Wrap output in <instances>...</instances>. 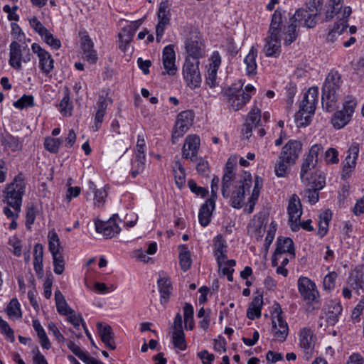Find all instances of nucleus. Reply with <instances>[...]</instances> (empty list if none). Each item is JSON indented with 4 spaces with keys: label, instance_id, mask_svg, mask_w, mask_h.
Wrapping results in <instances>:
<instances>
[{
    "label": "nucleus",
    "instance_id": "38",
    "mask_svg": "<svg viewBox=\"0 0 364 364\" xmlns=\"http://www.w3.org/2000/svg\"><path fill=\"white\" fill-rule=\"evenodd\" d=\"M312 188L305 191V197L311 204H315L318 201V191L325 186V181H319L317 183H313Z\"/></svg>",
    "mask_w": 364,
    "mask_h": 364
},
{
    "label": "nucleus",
    "instance_id": "31",
    "mask_svg": "<svg viewBox=\"0 0 364 364\" xmlns=\"http://www.w3.org/2000/svg\"><path fill=\"white\" fill-rule=\"evenodd\" d=\"M9 48V65L16 70H21L22 61V50L21 45L16 41H13L10 44Z\"/></svg>",
    "mask_w": 364,
    "mask_h": 364
},
{
    "label": "nucleus",
    "instance_id": "6",
    "mask_svg": "<svg viewBox=\"0 0 364 364\" xmlns=\"http://www.w3.org/2000/svg\"><path fill=\"white\" fill-rule=\"evenodd\" d=\"M323 154V147L321 144H315L312 145L305 158L300 171V178L302 183H308L310 176L316 168L318 159Z\"/></svg>",
    "mask_w": 364,
    "mask_h": 364
},
{
    "label": "nucleus",
    "instance_id": "5",
    "mask_svg": "<svg viewBox=\"0 0 364 364\" xmlns=\"http://www.w3.org/2000/svg\"><path fill=\"white\" fill-rule=\"evenodd\" d=\"M26 183L21 175L16 176L14 181L7 186L5 193V200L7 204L16 212H20L22 197L25 193Z\"/></svg>",
    "mask_w": 364,
    "mask_h": 364
},
{
    "label": "nucleus",
    "instance_id": "27",
    "mask_svg": "<svg viewBox=\"0 0 364 364\" xmlns=\"http://www.w3.org/2000/svg\"><path fill=\"white\" fill-rule=\"evenodd\" d=\"M215 205L214 199L209 198L201 205L198 213V220L203 227H206L210 223Z\"/></svg>",
    "mask_w": 364,
    "mask_h": 364
},
{
    "label": "nucleus",
    "instance_id": "63",
    "mask_svg": "<svg viewBox=\"0 0 364 364\" xmlns=\"http://www.w3.org/2000/svg\"><path fill=\"white\" fill-rule=\"evenodd\" d=\"M48 331L53 333L58 343H64L65 338L60 333L56 325L53 322H50L48 325Z\"/></svg>",
    "mask_w": 364,
    "mask_h": 364
},
{
    "label": "nucleus",
    "instance_id": "23",
    "mask_svg": "<svg viewBox=\"0 0 364 364\" xmlns=\"http://www.w3.org/2000/svg\"><path fill=\"white\" fill-rule=\"evenodd\" d=\"M163 65L167 74L173 75L177 71L176 65V53L172 45L166 46L163 50Z\"/></svg>",
    "mask_w": 364,
    "mask_h": 364
},
{
    "label": "nucleus",
    "instance_id": "12",
    "mask_svg": "<svg viewBox=\"0 0 364 364\" xmlns=\"http://www.w3.org/2000/svg\"><path fill=\"white\" fill-rule=\"evenodd\" d=\"M185 48L188 54L186 58H191V60L196 61H199L205 53V46L196 32H191V37L185 41Z\"/></svg>",
    "mask_w": 364,
    "mask_h": 364
},
{
    "label": "nucleus",
    "instance_id": "34",
    "mask_svg": "<svg viewBox=\"0 0 364 364\" xmlns=\"http://www.w3.org/2000/svg\"><path fill=\"white\" fill-rule=\"evenodd\" d=\"M257 57V50L252 47L244 59V63L246 65L245 70L247 75H254L257 73V64L256 59Z\"/></svg>",
    "mask_w": 364,
    "mask_h": 364
},
{
    "label": "nucleus",
    "instance_id": "45",
    "mask_svg": "<svg viewBox=\"0 0 364 364\" xmlns=\"http://www.w3.org/2000/svg\"><path fill=\"white\" fill-rule=\"evenodd\" d=\"M194 310L191 304L186 303L183 306L184 323L186 329L193 330L194 328Z\"/></svg>",
    "mask_w": 364,
    "mask_h": 364
},
{
    "label": "nucleus",
    "instance_id": "24",
    "mask_svg": "<svg viewBox=\"0 0 364 364\" xmlns=\"http://www.w3.org/2000/svg\"><path fill=\"white\" fill-rule=\"evenodd\" d=\"M359 148L357 145L352 146L349 148L348 154L343 161V176H349L355 168L356 160L358 157Z\"/></svg>",
    "mask_w": 364,
    "mask_h": 364
},
{
    "label": "nucleus",
    "instance_id": "26",
    "mask_svg": "<svg viewBox=\"0 0 364 364\" xmlns=\"http://www.w3.org/2000/svg\"><path fill=\"white\" fill-rule=\"evenodd\" d=\"M265 229V219L262 215H255L248 225V234L259 239L263 236Z\"/></svg>",
    "mask_w": 364,
    "mask_h": 364
},
{
    "label": "nucleus",
    "instance_id": "41",
    "mask_svg": "<svg viewBox=\"0 0 364 364\" xmlns=\"http://www.w3.org/2000/svg\"><path fill=\"white\" fill-rule=\"evenodd\" d=\"M245 122L249 123L250 125H253L255 128L262 127L263 124L260 109L254 106L248 113Z\"/></svg>",
    "mask_w": 364,
    "mask_h": 364
},
{
    "label": "nucleus",
    "instance_id": "51",
    "mask_svg": "<svg viewBox=\"0 0 364 364\" xmlns=\"http://www.w3.org/2000/svg\"><path fill=\"white\" fill-rule=\"evenodd\" d=\"M53 259V271L57 274H61L64 271L65 261L62 252L52 255Z\"/></svg>",
    "mask_w": 364,
    "mask_h": 364
},
{
    "label": "nucleus",
    "instance_id": "58",
    "mask_svg": "<svg viewBox=\"0 0 364 364\" xmlns=\"http://www.w3.org/2000/svg\"><path fill=\"white\" fill-rule=\"evenodd\" d=\"M0 330L1 332L6 336V338L9 339L11 342L14 341V332L10 328L9 323L2 319L0 316Z\"/></svg>",
    "mask_w": 364,
    "mask_h": 364
},
{
    "label": "nucleus",
    "instance_id": "53",
    "mask_svg": "<svg viewBox=\"0 0 364 364\" xmlns=\"http://www.w3.org/2000/svg\"><path fill=\"white\" fill-rule=\"evenodd\" d=\"M158 20L159 22L165 23L166 24L169 23V10L166 1H162L160 4L158 11Z\"/></svg>",
    "mask_w": 364,
    "mask_h": 364
},
{
    "label": "nucleus",
    "instance_id": "40",
    "mask_svg": "<svg viewBox=\"0 0 364 364\" xmlns=\"http://www.w3.org/2000/svg\"><path fill=\"white\" fill-rule=\"evenodd\" d=\"M48 249L51 255L60 253L63 252V247L58 234L55 231L48 232Z\"/></svg>",
    "mask_w": 364,
    "mask_h": 364
},
{
    "label": "nucleus",
    "instance_id": "9",
    "mask_svg": "<svg viewBox=\"0 0 364 364\" xmlns=\"http://www.w3.org/2000/svg\"><path fill=\"white\" fill-rule=\"evenodd\" d=\"M298 291L301 298L308 303H317L319 301V292L316 284L309 278L300 277L297 281Z\"/></svg>",
    "mask_w": 364,
    "mask_h": 364
},
{
    "label": "nucleus",
    "instance_id": "7",
    "mask_svg": "<svg viewBox=\"0 0 364 364\" xmlns=\"http://www.w3.org/2000/svg\"><path fill=\"white\" fill-rule=\"evenodd\" d=\"M356 106V100L351 96L347 97L343 103V109L336 112L331 118V124L333 127L340 129L348 124Z\"/></svg>",
    "mask_w": 364,
    "mask_h": 364
},
{
    "label": "nucleus",
    "instance_id": "54",
    "mask_svg": "<svg viewBox=\"0 0 364 364\" xmlns=\"http://www.w3.org/2000/svg\"><path fill=\"white\" fill-rule=\"evenodd\" d=\"M338 274L336 272L333 271L326 274L323 281V287L326 291H331L336 286V280Z\"/></svg>",
    "mask_w": 364,
    "mask_h": 364
},
{
    "label": "nucleus",
    "instance_id": "11",
    "mask_svg": "<svg viewBox=\"0 0 364 364\" xmlns=\"http://www.w3.org/2000/svg\"><path fill=\"white\" fill-rule=\"evenodd\" d=\"M194 119V114L191 110H186L180 112L172 132L173 143L175 140L182 137L192 125Z\"/></svg>",
    "mask_w": 364,
    "mask_h": 364
},
{
    "label": "nucleus",
    "instance_id": "20",
    "mask_svg": "<svg viewBox=\"0 0 364 364\" xmlns=\"http://www.w3.org/2000/svg\"><path fill=\"white\" fill-rule=\"evenodd\" d=\"M200 138L196 135H188L182 149L183 158L190 159L192 162H197Z\"/></svg>",
    "mask_w": 364,
    "mask_h": 364
},
{
    "label": "nucleus",
    "instance_id": "43",
    "mask_svg": "<svg viewBox=\"0 0 364 364\" xmlns=\"http://www.w3.org/2000/svg\"><path fill=\"white\" fill-rule=\"evenodd\" d=\"M173 174L176 186L181 188L186 182L185 170L179 161H176L173 166Z\"/></svg>",
    "mask_w": 364,
    "mask_h": 364
},
{
    "label": "nucleus",
    "instance_id": "48",
    "mask_svg": "<svg viewBox=\"0 0 364 364\" xmlns=\"http://www.w3.org/2000/svg\"><path fill=\"white\" fill-rule=\"evenodd\" d=\"M41 37L46 44L53 49H59L61 46L60 41L58 38L54 37L48 29L41 36Z\"/></svg>",
    "mask_w": 364,
    "mask_h": 364
},
{
    "label": "nucleus",
    "instance_id": "17",
    "mask_svg": "<svg viewBox=\"0 0 364 364\" xmlns=\"http://www.w3.org/2000/svg\"><path fill=\"white\" fill-rule=\"evenodd\" d=\"M210 63L208 67V71L205 75V84L210 88L218 86L217 80L218 70L221 65V56L218 51H214L210 58Z\"/></svg>",
    "mask_w": 364,
    "mask_h": 364
},
{
    "label": "nucleus",
    "instance_id": "30",
    "mask_svg": "<svg viewBox=\"0 0 364 364\" xmlns=\"http://www.w3.org/2000/svg\"><path fill=\"white\" fill-rule=\"evenodd\" d=\"M327 307V322L330 325H334L342 314L343 306L340 301L331 300L328 303Z\"/></svg>",
    "mask_w": 364,
    "mask_h": 364
},
{
    "label": "nucleus",
    "instance_id": "59",
    "mask_svg": "<svg viewBox=\"0 0 364 364\" xmlns=\"http://www.w3.org/2000/svg\"><path fill=\"white\" fill-rule=\"evenodd\" d=\"M325 161L327 164H337L339 162L338 152L334 148H329L325 152Z\"/></svg>",
    "mask_w": 364,
    "mask_h": 364
},
{
    "label": "nucleus",
    "instance_id": "55",
    "mask_svg": "<svg viewBox=\"0 0 364 364\" xmlns=\"http://www.w3.org/2000/svg\"><path fill=\"white\" fill-rule=\"evenodd\" d=\"M14 106L17 109L34 106V99L32 95H23L20 99L14 102Z\"/></svg>",
    "mask_w": 364,
    "mask_h": 364
},
{
    "label": "nucleus",
    "instance_id": "64",
    "mask_svg": "<svg viewBox=\"0 0 364 364\" xmlns=\"http://www.w3.org/2000/svg\"><path fill=\"white\" fill-rule=\"evenodd\" d=\"M134 33L130 30V28L124 27L119 33V38L125 43H130L134 36Z\"/></svg>",
    "mask_w": 364,
    "mask_h": 364
},
{
    "label": "nucleus",
    "instance_id": "28",
    "mask_svg": "<svg viewBox=\"0 0 364 364\" xmlns=\"http://www.w3.org/2000/svg\"><path fill=\"white\" fill-rule=\"evenodd\" d=\"M97 328L100 338L106 347L109 350H114L116 348V345L114 341V333L111 326L107 324L103 325L101 323H98L97 324Z\"/></svg>",
    "mask_w": 364,
    "mask_h": 364
},
{
    "label": "nucleus",
    "instance_id": "1",
    "mask_svg": "<svg viewBox=\"0 0 364 364\" xmlns=\"http://www.w3.org/2000/svg\"><path fill=\"white\" fill-rule=\"evenodd\" d=\"M252 178L250 173L236 174L232 164L228 161L222 178L221 193L224 198H230L232 207L240 209L244 204L246 192L252 186Z\"/></svg>",
    "mask_w": 364,
    "mask_h": 364
},
{
    "label": "nucleus",
    "instance_id": "32",
    "mask_svg": "<svg viewBox=\"0 0 364 364\" xmlns=\"http://www.w3.org/2000/svg\"><path fill=\"white\" fill-rule=\"evenodd\" d=\"M227 244L222 235H218L214 240V255L216 257L218 265L227 259Z\"/></svg>",
    "mask_w": 364,
    "mask_h": 364
},
{
    "label": "nucleus",
    "instance_id": "49",
    "mask_svg": "<svg viewBox=\"0 0 364 364\" xmlns=\"http://www.w3.org/2000/svg\"><path fill=\"white\" fill-rule=\"evenodd\" d=\"M90 188L92 189L95 197V205L97 206H100L104 203L105 199L107 197V194L105 189H95V185L92 182H90Z\"/></svg>",
    "mask_w": 364,
    "mask_h": 364
},
{
    "label": "nucleus",
    "instance_id": "29",
    "mask_svg": "<svg viewBox=\"0 0 364 364\" xmlns=\"http://www.w3.org/2000/svg\"><path fill=\"white\" fill-rule=\"evenodd\" d=\"M157 284L161 294L160 302L162 305H165L169 301L172 291L171 279L166 276L160 277Z\"/></svg>",
    "mask_w": 364,
    "mask_h": 364
},
{
    "label": "nucleus",
    "instance_id": "44",
    "mask_svg": "<svg viewBox=\"0 0 364 364\" xmlns=\"http://www.w3.org/2000/svg\"><path fill=\"white\" fill-rule=\"evenodd\" d=\"M179 248L181 249L179 253V263L181 269L186 272L191 265V252L185 245H181Z\"/></svg>",
    "mask_w": 364,
    "mask_h": 364
},
{
    "label": "nucleus",
    "instance_id": "2",
    "mask_svg": "<svg viewBox=\"0 0 364 364\" xmlns=\"http://www.w3.org/2000/svg\"><path fill=\"white\" fill-rule=\"evenodd\" d=\"M317 14L309 9L296 10L294 14L290 17L289 25L284 28V46H289L296 41L299 36V26L314 28L316 24Z\"/></svg>",
    "mask_w": 364,
    "mask_h": 364
},
{
    "label": "nucleus",
    "instance_id": "18",
    "mask_svg": "<svg viewBox=\"0 0 364 364\" xmlns=\"http://www.w3.org/2000/svg\"><path fill=\"white\" fill-rule=\"evenodd\" d=\"M284 253H289L291 257L295 256L294 242L289 237L277 239V248L274 252L272 259L273 266H277L278 260L281 259Z\"/></svg>",
    "mask_w": 364,
    "mask_h": 364
},
{
    "label": "nucleus",
    "instance_id": "62",
    "mask_svg": "<svg viewBox=\"0 0 364 364\" xmlns=\"http://www.w3.org/2000/svg\"><path fill=\"white\" fill-rule=\"evenodd\" d=\"M67 320L75 328L78 329L80 324L85 323L83 318L80 314H75L74 312L68 314Z\"/></svg>",
    "mask_w": 364,
    "mask_h": 364
},
{
    "label": "nucleus",
    "instance_id": "14",
    "mask_svg": "<svg viewBox=\"0 0 364 364\" xmlns=\"http://www.w3.org/2000/svg\"><path fill=\"white\" fill-rule=\"evenodd\" d=\"M31 49L33 52L38 55L39 68L41 72L46 76L50 75L51 72L54 69V60L52 55L36 43L31 45Z\"/></svg>",
    "mask_w": 364,
    "mask_h": 364
},
{
    "label": "nucleus",
    "instance_id": "46",
    "mask_svg": "<svg viewBox=\"0 0 364 364\" xmlns=\"http://www.w3.org/2000/svg\"><path fill=\"white\" fill-rule=\"evenodd\" d=\"M172 343L176 348L184 350L186 348V341L183 331L172 332Z\"/></svg>",
    "mask_w": 364,
    "mask_h": 364
},
{
    "label": "nucleus",
    "instance_id": "42",
    "mask_svg": "<svg viewBox=\"0 0 364 364\" xmlns=\"http://www.w3.org/2000/svg\"><path fill=\"white\" fill-rule=\"evenodd\" d=\"M145 155H136L135 159L132 161V176L136 177L139 174L142 173L145 168Z\"/></svg>",
    "mask_w": 364,
    "mask_h": 364
},
{
    "label": "nucleus",
    "instance_id": "37",
    "mask_svg": "<svg viewBox=\"0 0 364 364\" xmlns=\"http://www.w3.org/2000/svg\"><path fill=\"white\" fill-rule=\"evenodd\" d=\"M43 247L41 244L37 243L34 246L33 267L36 274L40 277L43 275Z\"/></svg>",
    "mask_w": 364,
    "mask_h": 364
},
{
    "label": "nucleus",
    "instance_id": "52",
    "mask_svg": "<svg viewBox=\"0 0 364 364\" xmlns=\"http://www.w3.org/2000/svg\"><path fill=\"white\" fill-rule=\"evenodd\" d=\"M7 314L10 317L19 318L21 316L20 304L16 299H13L7 306Z\"/></svg>",
    "mask_w": 364,
    "mask_h": 364
},
{
    "label": "nucleus",
    "instance_id": "47",
    "mask_svg": "<svg viewBox=\"0 0 364 364\" xmlns=\"http://www.w3.org/2000/svg\"><path fill=\"white\" fill-rule=\"evenodd\" d=\"M291 165H293V164L288 162L280 155L279 162L276 164L274 168L275 174L278 177H284L287 173L289 167Z\"/></svg>",
    "mask_w": 364,
    "mask_h": 364
},
{
    "label": "nucleus",
    "instance_id": "3",
    "mask_svg": "<svg viewBox=\"0 0 364 364\" xmlns=\"http://www.w3.org/2000/svg\"><path fill=\"white\" fill-rule=\"evenodd\" d=\"M341 75L331 70L326 76L321 89V104L327 112H332L337 107L342 85Z\"/></svg>",
    "mask_w": 364,
    "mask_h": 364
},
{
    "label": "nucleus",
    "instance_id": "21",
    "mask_svg": "<svg viewBox=\"0 0 364 364\" xmlns=\"http://www.w3.org/2000/svg\"><path fill=\"white\" fill-rule=\"evenodd\" d=\"M281 36L280 34L273 35V33H269L263 48V52L267 57L278 58L280 55L282 53Z\"/></svg>",
    "mask_w": 364,
    "mask_h": 364
},
{
    "label": "nucleus",
    "instance_id": "4",
    "mask_svg": "<svg viewBox=\"0 0 364 364\" xmlns=\"http://www.w3.org/2000/svg\"><path fill=\"white\" fill-rule=\"evenodd\" d=\"M318 89L312 87L309 89L301 101L299 110L295 114V119L299 127H306L310 122L316 109L318 102Z\"/></svg>",
    "mask_w": 364,
    "mask_h": 364
},
{
    "label": "nucleus",
    "instance_id": "56",
    "mask_svg": "<svg viewBox=\"0 0 364 364\" xmlns=\"http://www.w3.org/2000/svg\"><path fill=\"white\" fill-rule=\"evenodd\" d=\"M62 141L60 139L47 137L44 141L45 149L50 153H57Z\"/></svg>",
    "mask_w": 364,
    "mask_h": 364
},
{
    "label": "nucleus",
    "instance_id": "10",
    "mask_svg": "<svg viewBox=\"0 0 364 364\" xmlns=\"http://www.w3.org/2000/svg\"><path fill=\"white\" fill-rule=\"evenodd\" d=\"M225 95L228 99V107L233 111L242 109L250 100L251 95L245 93L242 88L228 87Z\"/></svg>",
    "mask_w": 364,
    "mask_h": 364
},
{
    "label": "nucleus",
    "instance_id": "22",
    "mask_svg": "<svg viewBox=\"0 0 364 364\" xmlns=\"http://www.w3.org/2000/svg\"><path fill=\"white\" fill-rule=\"evenodd\" d=\"M301 150V143L296 140H291L282 148L280 155L288 162L294 164Z\"/></svg>",
    "mask_w": 364,
    "mask_h": 364
},
{
    "label": "nucleus",
    "instance_id": "39",
    "mask_svg": "<svg viewBox=\"0 0 364 364\" xmlns=\"http://www.w3.org/2000/svg\"><path fill=\"white\" fill-rule=\"evenodd\" d=\"M351 14V9L349 6H346L343 9L341 13H339V16H336L337 18L339 20V23H337L333 31H341V34L348 27V18Z\"/></svg>",
    "mask_w": 364,
    "mask_h": 364
},
{
    "label": "nucleus",
    "instance_id": "36",
    "mask_svg": "<svg viewBox=\"0 0 364 364\" xmlns=\"http://www.w3.org/2000/svg\"><path fill=\"white\" fill-rule=\"evenodd\" d=\"M1 142L6 149L11 151L21 150L23 146V141L18 137L11 134H6L1 138Z\"/></svg>",
    "mask_w": 364,
    "mask_h": 364
},
{
    "label": "nucleus",
    "instance_id": "8",
    "mask_svg": "<svg viewBox=\"0 0 364 364\" xmlns=\"http://www.w3.org/2000/svg\"><path fill=\"white\" fill-rule=\"evenodd\" d=\"M200 61L191 60L186 58L182 68V74L187 85L191 89L199 87L202 82V77L199 70Z\"/></svg>",
    "mask_w": 364,
    "mask_h": 364
},
{
    "label": "nucleus",
    "instance_id": "16",
    "mask_svg": "<svg viewBox=\"0 0 364 364\" xmlns=\"http://www.w3.org/2000/svg\"><path fill=\"white\" fill-rule=\"evenodd\" d=\"M315 343L316 337L313 331L309 328H302L299 334V345L306 360H309L313 356Z\"/></svg>",
    "mask_w": 364,
    "mask_h": 364
},
{
    "label": "nucleus",
    "instance_id": "61",
    "mask_svg": "<svg viewBox=\"0 0 364 364\" xmlns=\"http://www.w3.org/2000/svg\"><path fill=\"white\" fill-rule=\"evenodd\" d=\"M9 245L14 248L13 253L14 255L17 257L21 255L22 245L21 241L18 238L16 237L9 238Z\"/></svg>",
    "mask_w": 364,
    "mask_h": 364
},
{
    "label": "nucleus",
    "instance_id": "57",
    "mask_svg": "<svg viewBox=\"0 0 364 364\" xmlns=\"http://www.w3.org/2000/svg\"><path fill=\"white\" fill-rule=\"evenodd\" d=\"M364 310V296L359 301L358 304L353 309L351 314V320L355 323L360 321V316Z\"/></svg>",
    "mask_w": 364,
    "mask_h": 364
},
{
    "label": "nucleus",
    "instance_id": "33",
    "mask_svg": "<svg viewBox=\"0 0 364 364\" xmlns=\"http://www.w3.org/2000/svg\"><path fill=\"white\" fill-rule=\"evenodd\" d=\"M343 0H328L325 7V20L330 21L343 11Z\"/></svg>",
    "mask_w": 364,
    "mask_h": 364
},
{
    "label": "nucleus",
    "instance_id": "50",
    "mask_svg": "<svg viewBox=\"0 0 364 364\" xmlns=\"http://www.w3.org/2000/svg\"><path fill=\"white\" fill-rule=\"evenodd\" d=\"M60 112L64 116H70L71 115V109L73 108L72 103L70 101V96L68 92H66L60 102L59 104Z\"/></svg>",
    "mask_w": 364,
    "mask_h": 364
},
{
    "label": "nucleus",
    "instance_id": "15",
    "mask_svg": "<svg viewBox=\"0 0 364 364\" xmlns=\"http://www.w3.org/2000/svg\"><path fill=\"white\" fill-rule=\"evenodd\" d=\"M287 213L291 230L297 231L299 229V225H298L297 223L300 220L302 215V208L300 199L296 194H293L289 198Z\"/></svg>",
    "mask_w": 364,
    "mask_h": 364
},
{
    "label": "nucleus",
    "instance_id": "25",
    "mask_svg": "<svg viewBox=\"0 0 364 364\" xmlns=\"http://www.w3.org/2000/svg\"><path fill=\"white\" fill-rule=\"evenodd\" d=\"M272 333L276 339L279 342H284L289 334V327L281 314H278L272 320Z\"/></svg>",
    "mask_w": 364,
    "mask_h": 364
},
{
    "label": "nucleus",
    "instance_id": "13",
    "mask_svg": "<svg viewBox=\"0 0 364 364\" xmlns=\"http://www.w3.org/2000/svg\"><path fill=\"white\" fill-rule=\"evenodd\" d=\"M291 16L289 13L281 9L275 10L272 16L269 33H273V35L282 34L284 36V28L289 25Z\"/></svg>",
    "mask_w": 364,
    "mask_h": 364
},
{
    "label": "nucleus",
    "instance_id": "35",
    "mask_svg": "<svg viewBox=\"0 0 364 364\" xmlns=\"http://www.w3.org/2000/svg\"><path fill=\"white\" fill-rule=\"evenodd\" d=\"M348 284L358 294L360 290H364V279L362 271L358 269L352 271L348 277Z\"/></svg>",
    "mask_w": 364,
    "mask_h": 364
},
{
    "label": "nucleus",
    "instance_id": "60",
    "mask_svg": "<svg viewBox=\"0 0 364 364\" xmlns=\"http://www.w3.org/2000/svg\"><path fill=\"white\" fill-rule=\"evenodd\" d=\"M30 26L35 32L41 36L46 32L47 28L41 23V22L36 17L33 16L28 19Z\"/></svg>",
    "mask_w": 364,
    "mask_h": 364
},
{
    "label": "nucleus",
    "instance_id": "19",
    "mask_svg": "<svg viewBox=\"0 0 364 364\" xmlns=\"http://www.w3.org/2000/svg\"><path fill=\"white\" fill-rule=\"evenodd\" d=\"M117 218L118 215L116 214L113 215L107 221H96L95 223L96 231L106 237L112 238L114 237L121 230L119 225L116 223Z\"/></svg>",
    "mask_w": 364,
    "mask_h": 364
}]
</instances>
